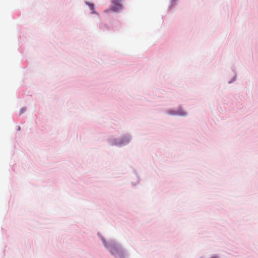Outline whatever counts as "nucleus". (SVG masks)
<instances>
[{
	"mask_svg": "<svg viewBox=\"0 0 258 258\" xmlns=\"http://www.w3.org/2000/svg\"><path fill=\"white\" fill-rule=\"evenodd\" d=\"M112 4L113 6L110 8L111 11L113 12H117L122 9V6L120 4L121 0H112Z\"/></svg>",
	"mask_w": 258,
	"mask_h": 258,
	"instance_id": "1",
	"label": "nucleus"
},
{
	"mask_svg": "<svg viewBox=\"0 0 258 258\" xmlns=\"http://www.w3.org/2000/svg\"><path fill=\"white\" fill-rule=\"evenodd\" d=\"M110 252L112 253V254L117 256V254L120 255L121 254V251L118 248H117L116 247H112L110 249Z\"/></svg>",
	"mask_w": 258,
	"mask_h": 258,
	"instance_id": "2",
	"label": "nucleus"
},
{
	"mask_svg": "<svg viewBox=\"0 0 258 258\" xmlns=\"http://www.w3.org/2000/svg\"><path fill=\"white\" fill-rule=\"evenodd\" d=\"M174 115H179L181 116H185L186 115V113L183 111L182 109H179L177 110V112L173 113Z\"/></svg>",
	"mask_w": 258,
	"mask_h": 258,
	"instance_id": "3",
	"label": "nucleus"
},
{
	"mask_svg": "<svg viewBox=\"0 0 258 258\" xmlns=\"http://www.w3.org/2000/svg\"><path fill=\"white\" fill-rule=\"evenodd\" d=\"M89 6L91 8V10H93L94 9V5L93 4H89Z\"/></svg>",
	"mask_w": 258,
	"mask_h": 258,
	"instance_id": "4",
	"label": "nucleus"
},
{
	"mask_svg": "<svg viewBox=\"0 0 258 258\" xmlns=\"http://www.w3.org/2000/svg\"><path fill=\"white\" fill-rule=\"evenodd\" d=\"M26 110V109H22L21 110V112H20V113H22L24 111H25Z\"/></svg>",
	"mask_w": 258,
	"mask_h": 258,
	"instance_id": "5",
	"label": "nucleus"
}]
</instances>
